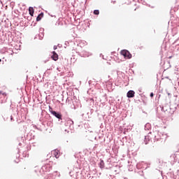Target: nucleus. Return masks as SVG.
Wrapping results in <instances>:
<instances>
[{
  "mask_svg": "<svg viewBox=\"0 0 179 179\" xmlns=\"http://www.w3.org/2000/svg\"><path fill=\"white\" fill-rule=\"evenodd\" d=\"M178 149H179V145H178Z\"/></svg>",
  "mask_w": 179,
  "mask_h": 179,
  "instance_id": "17",
  "label": "nucleus"
},
{
  "mask_svg": "<svg viewBox=\"0 0 179 179\" xmlns=\"http://www.w3.org/2000/svg\"><path fill=\"white\" fill-rule=\"evenodd\" d=\"M55 158L58 159L59 157V151L58 150H55L53 151Z\"/></svg>",
  "mask_w": 179,
  "mask_h": 179,
  "instance_id": "5",
  "label": "nucleus"
},
{
  "mask_svg": "<svg viewBox=\"0 0 179 179\" xmlns=\"http://www.w3.org/2000/svg\"><path fill=\"white\" fill-rule=\"evenodd\" d=\"M57 46H54V50H57Z\"/></svg>",
  "mask_w": 179,
  "mask_h": 179,
  "instance_id": "11",
  "label": "nucleus"
},
{
  "mask_svg": "<svg viewBox=\"0 0 179 179\" xmlns=\"http://www.w3.org/2000/svg\"><path fill=\"white\" fill-rule=\"evenodd\" d=\"M1 62V60L0 59V62Z\"/></svg>",
  "mask_w": 179,
  "mask_h": 179,
  "instance_id": "16",
  "label": "nucleus"
},
{
  "mask_svg": "<svg viewBox=\"0 0 179 179\" xmlns=\"http://www.w3.org/2000/svg\"><path fill=\"white\" fill-rule=\"evenodd\" d=\"M134 94H135L134 91H132V90L128 91L127 93V97L133 98L134 97Z\"/></svg>",
  "mask_w": 179,
  "mask_h": 179,
  "instance_id": "3",
  "label": "nucleus"
},
{
  "mask_svg": "<svg viewBox=\"0 0 179 179\" xmlns=\"http://www.w3.org/2000/svg\"><path fill=\"white\" fill-rule=\"evenodd\" d=\"M153 96H154L153 92H152L151 94H150V97H153Z\"/></svg>",
  "mask_w": 179,
  "mask_h": 179,
  "instance_id": "10",
  "label": "nucleus"
},
{
  "mask_svg": "<svg viewBox=\"0 0 179 179\" xmlns=\"http://www.w3.org/2000/svg\"><path fill=\"white\" fill-rule=\"evenodd\" d=\"M29 15L33 17V15L34 14V8L33 7H29Z\"/></svg>",
  "mask_w": 179,
  "mask_h": 179,
  "instance_id": "6",
  "label": "nucleus"
},
{
  "mask_svg": "<svg viewBox=\"0 0 179 179\" xmlns=\"http://www.w3.org/2000/svg\"><path fill=\"white\" fill-rule=\"evenodd\" d=\"M94 14L96 15H99V10H94Z\"/></svg>",
  "mask_w": 179,
  "mask_h": 179,
  "instance_id": "9",
  "label": "nucleus"
},
{
  "mask_svg": "<svg viewBox=\"0 0 179 179\" xmlns=\"http://www.w3.org/2000/svg\"><path fill=\"white\" fill-rule=\"evenodd\" d=\"M104 165H105L104 162H103L102 159H101V162H100V168H101V169H103V168H104Z\"/></svg>",
  "mask_w": 179,
  "mask_h": 179,
  "instance_id": "8",
  "label": "nucleus"
},
{
  "mask_svg": "<svg viewBox=\"0 0 179 179\" xmlns=\"http://www.w3.org/2000/svg\"><path fill=\"white\" fill-rule=\"evenodd\" d=\"M2 94V91H0V94Z\"/></svg>",
  "mask_w": 179,
  "mask_h": 179,
  "instance_id": "14",
  "label": "nucleus"
},
{
  "mask_svg": "<svg viewBox=\"0 0 179 179\" xmlns=\"http://www.w3.org/2000/svg\"><path fill=\"white\" fill-rule=\"evenodd\" d=\"M70 122H71L73 123V121L72 120H70Z\"/></svg>",
  "mask_w": 179,
  "mask_h": 179,
  "instance_id": "15",
  "label": "nucleus"
},
{
  "mask_svg": "<svg viewBox=\"0 0 179 179\" xmlns=\"http://www.w3.org/2000/svg\"><path fill=\"white\" fill-rule=\"evenodd\" d=\"M50 113L51 114H52V115H55V117H56L58 119H62V115L60 113H57L55 110H52V108H50Z\"/></svg>",
  "mask_w": 179,
  "mask_h": 179,
  "instance_id": "2",
  "label": "nucleus"
},
{
  "mask_svg": "<svg viewBox=\"0 0 179 179\" xmlns=\"http://www.w3.org/2000/svg\"><path fill=\"white\" fill-rule=\"evenodd\" d=\"M18 162H19V160L18 161H15V164H18Z\"/></svg>",
  "mask_w": 179,
  "mask_h": 179,
  "instance_id": "12",
  "label": "nucleus"
},
{
  "mask_svg": "<svg viewBox=\"0 0 179 179\" xmlns=\"http://www.w3.org/2000/svg\"><path fill=\"white\" fill-rule=\"evenodd\" d=\"M121 55L124 56V57L126 59H131L132 57L131 54L128 50H122Z\"/></svg>",
  "mask_w": 179,
  "mask_h": 179,
  "instance_id": "1",
  "label": "nucleus"
},
{
  "mask_svg": "<svg viewBox=\"0 0 179 179\" xmlns=\"http://www.w3.org/2000/svg\"><path fill=\"white\" fill-rule=\"evenodd\" d=\"M44 17V13H41L36 17V21H40L41 20V18Z\"/></svg>",
  "mask_w": 179,
  "mask_h": 179,
  "instance_id": "7",
  "label": "nucleus"
},
{
  "mask_svg": "<svg viewBox=\"0 0 179 179\" xmlns=\"http://www.w3.org/2000/svg\"><path fill=\"white\" fill-rule=\"evenodd\" d=\"M172 58V56H170L169 57V59H171Z\"/></svg>",
  "mask_w": 179,
  "mask_h": 179,
  "instance_id": "13",
  "label": "nucleus"
},
{
  "mask_svg": "<svg viewBox=\"0 0 179 179\" xmlns=\"http://www.w3.org/2000/svg\"><path fill=\"white\" fill-rule=\"evenodd\" d=\"M51 58L54 61H57L59 59V56H58L57 53H56V52H52V55L51 56Z\"/></svg>",
  "mask_w": 179,
  "mask_h": 179,
  "instance_id": "4",
  "label": "nucleus"
}]
</instances>
